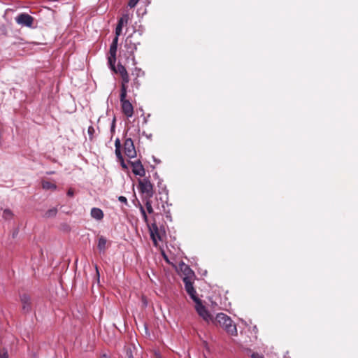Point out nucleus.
Here are the masks:
<instances>
[{"label":"nucleus","mask_w":358,"mask_h":358,"mask_svg":"<svg viewBox=\"0 0 358 358\" xmlns=\"http://www.w3.org/2000/svg\"><path fill=\"white\" fill-rule=\"evenodd\" d=\"M212 322L215 324H219L224 328L228 334L232 336L237 334L236 326L233 323L231 319L224 313H218L215 319H213Z\"/></svg>","instance_id":"f257e3e1"},{"label":"nucleus","mask_w":358,"mask_h":358,"mask_svg":"<svg viewBox=\"0 0 358 358\" xmlns=\"http://www.w3.org/2000/svg\"><path fill=\"white\" fill-rule=\"evenodd\" d=\"M138 189L145 198H152L154 194L153 186L148 178L139 179Z\"/></svg>","instance_id":"f03ea898"},{"label":"nucleus","mask_w":358,"mask_h":358,"mask_svg":"<svg viewBox=\"0 0 358 358\" xmlns=\"http://www.w3.org/2000/svg\"><path fill=\"white\" fill-rule=\"evenodd\" d=\"M118 37H115L110 46V56L108 58V63L112 70H115L116 62V52L117 49Z\"/></svg>","instance_id":"7ed1b4c3"},{"label":"nucleus","mask_w":358,"mask_h":358,"mask_svg":"<svg viewBox=\"0 0 358 358\" xmlns=\"http://www.w3.org/2000/svg\"><path fill=\"white\" fill-rule=\"evenodd\" d=\"M195 310L199 315L206 322L208 323L213 321V316L210 315L206 306L203 305L201 301L195 304Z\"/></svg>","instance_id":"20e7f679"},{"label":"nucleus","mask_w":358,"mask_h":358,"mask_svg":"<svg viewBox=\"0 0 358 358\" xmlns=\"http://www.w3.org/2000/svg\"><path fill=\"white\" fill-rule=\"evenodd\" d=\"M185 288L191 299L194 301L195 304L201 301L196 295V291L194 289L192 282L188 278H183Z\"/></svg>","instance_id":"39448f33"},{"label":"nucleus","mask_w":358,"mask_h":358,"mask_svg":"<svg viewBox=\"0 0 358 358\" xmlns=\"http://www.w3.org/2000/svg\"><path fill=\"white\" fill-rule=\"evenodd\" d=\"M150 236L155 245H157V241H162L164 236V231L159 229L156 224H152L150 228Z\"/></svg>","instance_id":"423d86ee"},{"label":"nucleus","mask_w":358,"mask_h":358,"mask_svg":"<svg viewBox=\"0 0 358 358\" xmlns=\"http://www.w3.org/2000/svg\"><path fill=\"white\" fill-rule=\"evenodd\" d=\"M124 154L129 158H134L136 157V151L131 138H127L124 143Z\"/></svg>","instance_id":"0eeeda50"},{"label":"nucleus","mask_w":358,"mask_h":358,"mask_svg":"<svg viewBox=\"0 0 358 358\" xmlns=\"http://www.w3.org/2000/svg\"><path fill=\"white\" fill-rule=\"evenodd\" d=\"M15 21L18 24L31 27L34 22V17L27 13H21L15 18Z\"/></svg>","instance_id":"6e6552de"},{"label":"nucleus","mask_w":358,"mask_h":358,"mask_svg":"<svg viewBox=\"0 0 358 358\" xmlns=\"http://www.w3.org/2000/svg\"><path fill=\"white\" fill-rule=\"evenodd\" d=\"M132 167V172L136 176L143 177L145 174V169L141 164L140 160H136L134 162H129Z\"/></svg>","instance_id":"1a4fd4ad"},{"label":"nucleus","mask_w":358,"mask_h":358,"mask_svg":"<svg viewBox=\"0 0 358 358\" xmlns=\"http://www.w3.org/2000/svg\"><path fill=\"white\" fill-rule=\"evenodd\" d=\"M129 15L124 14L118 20V23L115 28V36L119 37L122 33V27L124 24H127L129 21Z\"/></svg>","instance_id":"9d476101"},{"label":"nucleus","mask_w":358,"mask_h":358,"mask_svg":"<svg viewBox=\"0 0 358 358\" xmlns=\"http://www.w3.org/2000/svg\"><path fill=\"white\" fill-rule=\"evenodd\" d=\"M122 110L123 113L127 117H131L134 114V108L129 101L121 103Z\"/></svg>","instance_id":"9b49d317"},{"label":"nucleus","mask_w":358,"mask_h":358,"mask_svg":"<svg viewBox=\"0 0 358 358\" xmlns=\"http://www.w3.org/2000/svg\"><path fill=\"white\" fill-rule=\"evenodd\" d=\"M113 71L115 72H118L120 74V76L122 77V82H124V83L129 82V74L124 66H122V64H119L117 66V71H116L115 69Z\"/></svg>","instance_id":"f8f14e48"},{"label":"nucleus","mask_w":358,"mask_h":358,"mask_svg":"<svg viewBox=\"0 0 358 358\" xmlns=\"http://www.w3.org/2000/svg\"><path fill=\"white\" fill-rule=\"evenodd\" d=\"M20 300L22 304V309L25 312H28L30 310V297L27 294H23L20 296Z\"/></svg>","instance_id":"ddd939ff"},{"label":"nucleus","mask_w":358,"mask_h":358,"mask_svg":"<svg viewBox=\"0 0 358 358\" xmlns=\"http://www.w3.org/2000/svg\"><path fill=\"white\" fill-rule=\"evenodd\" d=\"M90 214L91 216L96 220H101L103 217V213L102 210L99 208H92Z\"/></svg>","instance_id":"4468645a"},{"label":"nucleus","mask_w":358,"mask_h":358,"mask_svg":"<svg viewBox=\"0 0 358 358\" xmlns=\"http://www.w3.org/2000/svg\"><path fill=\"white\" fill-rule=\"evenodd\" d=\"M107 239L103 236H100L98 240L97 248L100 252H105L106 250Z\"/></svg>","instance_id":"2eb2a0df"},{"label":"nucleus","mask_w":358,"mask_h":358,"mask_svg":"<svg viewBox=\"0 0 358 358\" xmlns=\"http://www.w3.org/2000/svg\"><path fill=\"white\" fill-rule=\"evenodd\" d=\"M180 266L185 275L184 278H188V279L191 280V278L194 275V272L187 265L185 264L184 263H182Z\"/></svg>","instance_id":"dca6fc26"},{"label":"nucleus","mask_w":358,"mask_h":358,"mask_svg":"<svg viewBox=\"0 0 358 358\" xmlns=\"http://www.w3.org/2000/svg\"><path fill=\"white\" fill-rule=\"evenodd\" d=\"M129 43H130V46L127 48V49H130L129 52L133 55L134 51L136 50L137 46L136 44L132 43L131 40H129V37H128L125 41V46H129Z\"/></svg>","instance_id":"f3484780"},{"label":"nucleus","mask_w":358,"mask_h":358,"mask_svg":"<svg viewBox=\"0 0 358 358\" xmlns=\"http://www.w3.org/2000/svg\"><path fill=\"white\" fill-rule=\"evenodd\" d=\"M2 217L5 220H10L13 217V213L10 209L5 208L3 210Z\"/></svg>","instance_id":"a211bd4d"},{"label":"nucleus","mask_w":358,"mask_h":358,"mask_svg":"<svg viewBox=\"0 0 358 358\" xmlns=\"http://www.w3.org/2000/svg\"><path fill=\"white\" fill-rule=\"evenodd\" d=\"M42 187L45 189L55 190L57 189V185L54 183L49 182V181H43L42 182Z\"/></svg>","instance_id":"6ab92c4d"},{"label":"nucleus","mask_w":358,"mask_h":358,"mask_svg":"<svg viewBox=\"0 0 358 358\" xmlns=\"http://www.w3.org/2000/svg\"><path fill=\"white\" fill-rule=\"evenodd\" d=\"M150 199L151 198H145V205L146 207V210L149 214H152L154 213V210L152 206V202H151Z\"/></svg>","instance_id":"aec40b11"},{"label":"nucleus","mask_w":358,"mask_h":358,"mask_svg":"<svg viewBox=\"0 0 358 358\" xmlns=\"http://www.w3.org/2000/svg\"><path fill=\"white\" fill-rule=\"evenodd\" d=\"M57 213V208H52L48 211L44 215V217L46 218L53 217L56 216Z\"/></svg>","instance_id":"412c9836"},{"label":"nucleus","mask_w":358,"mask_h":358,"mask_svg":"<svg viewBox=\"0 0 358 358\" xmlns=\"http://www.w3.org/2000/svg\"><path fill=\"white\" fill-rule=\"evenodd\" d=\"M139 209H140V211L141 213V215H142L143 220L145 221V222L148 223V215L146 214V211H145V208H143V206L141 205L140 207H139Z\"/></svg>","instance_id":"4be33fe9"},{"label":"nucleus","mask_w":358,"mask_h":358,"mask_svg":"<svg viewBox=\"0 0 358 358\" xmlns=\"http://www.w3.org/2000/svg\"><path fill=\"white\" fill-rule=\"evenodd\" d=\"M87 133L90 139H92L94 137V134L95 133V129L92 126H90L87 129Z\"/></svg>","instance_id":"5701e85b"},{"label":"nucleus","mask_w":358,"mask_h":358,"mask_svg":"<svg viewBox=\"0 0 358 358\" xmlns=\"http://www.w3.org/2000/svg\"><path fill=\"white\" fill-rule=\"evenodd\" d=\"M134 74L136 77H140L144 75V72L141 69L135 68L133 72V75Z\"/></svg>","instance_id":"b1692460"},{"label":"nucleus","mask_w":358,"mask_h":358,"mask_svg":"<svg viewBox=\"0 0 358 358\" xmlns=\"http://www.w3.org/2000/svg\"><path fill=\"white\" fill-rule=\"evenodd\" d=\"M127 94V92H120V103L129 101L126 99Z\"/></svg>","instance_id":"393cba45"},{"label":"nucleus","mask_w":358,"mask_h":358,"mask_svg":"<svg viewBox=\"0 0 358 358\" xmlns=\"http://www.w3.org/2000/svg\"><path fill=\"white\" fill-rule=\"evenodd\" d=\"M127 83H128L122 82L120 92H127Z\"/></svg>","instance_id":"a878e982"},{"label":"nucleus","mask_w":358,"mask_h":358,"mask_svg":"<svg viewBox=\"0 0 358 358\" xmlns=\"http://www.w3.org/2000/svg\"><path fill=\"white\" fill-rule=\"evenodd\" d=\"M138 77H136L135 79H134L133 80V83H132V85L134 87H135L136 89H138L140 85H141V83H139L138 78Z\"/></svg>","instance_id":"bb28decb"},{"label":"nucleus","mask_w":358,"mask_h":358,"mask_svg":"<svg viewBox=\"0 0 358 358\" xmlns=\"http://www.w3.org/2000/svg\"><path fill=\"white\" fill-rule=\"evenodd\" d=\"M138 1L139 0H129L128 6L130 8H134V7H135L136 6V4L138 2Z\"/></svg>","instance_id":"cd10ccee"},{"label":"nucleus","mask_w":358,"mask_h":358,"mask_svg":"<svg viewBox=\"0 0 358 358\" xmlns=\"http://www.w3.org/2000/svg\"><path fill=\"white\" fill-rule=\"evenodd\" d=\"M115 155H116L117 158L118 159V160L122 159L123 157L122 155L120 149L115 150Z\"/></svg>","instance_id":"c85d7f7f"},{"label":"nucleus","mask_w":358,"mask_h":358,"mask_svg":"<svg viewBox=\"0 0 358 358\" xmlns=\"http://www.w3.org/2000/svg\"><path fill=\"white\" fill-rule=\"evenodd\" d=\"M115 150L120 149L121 143H120V141L119 138H116V140L115 141Z\"/></svg>","instance_id":"c756f323"},{"label":"nucleus","mask_w":358,"mask_h":358,"mask_svg":"<svg viewBox=\"0 0 358 358\" xmlns=\"http://www.w3.org/2000/svg\"><path fill=\"white\" fill-rule=\"evenodd\" d=\"M118 200H119L120 202L124 203H125V204H127V198H126L125 196H119Z\"/></svg>","instance_id":"7c9ffc66"},{"label":"nucleus","mask_w":358,"mask_h":358,"mask_svg":"<svg viewBox=\"0 0 358 358\" xmlns=\"http://www.w3.org/2000/svg\"><path fill=\"white\" fill-rule=\"evenodd\" d=\"M252 358H264L263 355H259L258 353H252L251 355Z\"/></svg>","instance_id":"2f4dec72"},{"label":"nucleus","mask_w":358,"mask_h":358,"mask_svg":"<svg viewBox=\"0 0 358 358\" xmlns=\"http://www.w3.org/2000/svg\"><path fill=\"white\" fill-rule=\"evenodd\" d=\"M8 353L7 352H0V358H8Z\"/></svg>","instance_id":"473e14b6"},{"label":"nucleus","mask_w":358,"mask_h":358,"mask_svg":"<svg viewBox=\"0 0 358 358\" xmlns=\"http://www.w3.org/2000/svg\"><path fill=\"white\" fill-rule=\"evenodd\" d=\"M119 161L120 162V163H121V166H122V167L123 169H127V166L126 164H125V163H124V159H123V158H122V159H120Z\"/></svg>","instance_id":"72a5a7b5"},{"label":"nucleus","mask_w":358,"mask_h":358,"mask_svg":"<svg viewBox=\"0 0 358 358\" xmlns=\"http://www.w3.org/2000/svg\"><path fill=\"white\" fill-rule=\"evenodd\" d=\"M74 194V192L72 189H69L67 192V195L69 196H73Z\"/></svg>","instance_id":"f704fd0d"},{"label":"nucleus","mask_w":358,"mask_h":358,"mask_svg":"<svg viewBox=\"0 0 358 358\" xmlns=\"http://www.w3.org/2000/svg\"><path fill=\"white\" fill-rule=\"evenodd\" d=\"M96 275H97V278H98V281L99 280V270H98V267L96 266Z\"/></svg>","instance_id":"c9c22d12"},{"label":"nucleus","mask_w":358,"mask_h":358,"mask_svg":"<svg viewBox=\"0 0 358 358\" xmlns=\"http://www.w3.org/2000/svg\"><path fill=\"white\" fill-rule=\"evenodd\" d=\"M163 256H164V259L167 262H169V259H168V257L163 252Z\"/></svg>","instance_id":"e433bc0d"},{"label":"nucleus","mask_w":358,"mask_h":358,"mask_svg":"<svg viewBox=\"0 0 358 358\" xmlns=\"http://www.w3.org/2000/svg\"><path fill=\"white\" fill-rule=\"evenodd\" d=\"M100 358H110L107 355L103 354Z\"/></svg>","instance_id":"4c0bfd02"},{"label":"nucleus","mask_w":358,"mask_h":358,"mask_svg":"<svg viewBox=\"0 0 358 358\" xmlns=\"http://www.w3.org/2000/svg\"><path fill=\"white\" fill-rule=\"evenodd\" d=\"M115 128V120L113 122L111 129L113 130Z\"/></svg>","instance_id":"58836bf2"},{"label":"nucleus","mask_w":358,"mask_h":358,"mask_svg":"<svg viewBox=\"0 0 358 358\" xmlns=\"http://www.w3.org/2000/svg\"><path fill=\"white\" fill-rule=\"evenodd\" d=\"M155 162H157V163H159V161H158V159H155Z\"/></svg>","instance_id":"ea45409f"},{"label":"nucleus","mask_w":358,"mask_h":358,"mask_svg":"<svg viewBox=\"0 0 358 358\" xmlns=\"http://www.w3.org/2000/svg\"><path fill=\"white\" fill-rule=\"evenodd\" d=\"M155 162H157V163H159V161H158V159H155Z\"/></svg>","instance_id":"a19ab883"},{"label":"nucleus","mask_w":358,"mask_h":358,"mask_svg":"<svg viewBox=\"0 0 358 358\" xmlns=\"http://www.w3.org/2000/svg\"><path fill=\"white\" fill-rule=\"evenodd\" d=\"M132 60H133L134 62L135 61V58H134V56H133Z\"/></svg>","instance_id":"79ce46f5"}]
</instances>
